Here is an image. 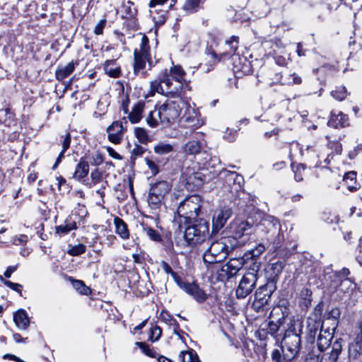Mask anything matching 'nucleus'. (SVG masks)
Segmentation results:
<instances>
[{
    "instance_id": "obj_1",
    "label": "nucleus",
    "mask_w": 362,
    "mask_h": 362,
    "mask_svg": "<svg viewBox=\"0 0 362 362\" xmlns=\"http://www.w3.org/2000/svg\"><path fill=\"white\" fill-rule=\"evenodd\" d=\"M185 76V71L177 64L161 70L157 78L150 82L149 96L158 93L177 99L167 100L157 107L156 114L161 124H173L179 117L181 112L180 103H184L183 98H187L186 90L190 89Z\"/></svg>"
},
{
    "instance_id": "obj_2",
    "label": "nucleus",
    "mask_w": 362,
    "mask_h": 362,
    "mask_svg": "<svg viewBox=\"0 0 362 362\" xmlns=\"http://www.w3.org/2000/svg\"><path fill=\"white\" fill-rule=\"evenodd\" d=\"M296 325L295 321L291 322L281 341L282 350L288 360L296 357L300 349L301 339L300 333L297 332Z\"/></svg>"
},
{
    "instance_id": "obj_3",
    "label": "nucleus",
    "mask_w": 362,
    "mask_h": 362,
    "mask_svg": "<svg viewBox=\"0 0 362 362\" xmlns=\"http://www.w3.org/2000/svg\"><path fill=\"white\" fill-rule=\"evenodd\" d=\"M209 234V223L199 219L186 228L184 237L188 245L193 247L205 242Z\"/></svg>"
},
{
    "instance_id": "obj_4",
    "label": "nucleus",
    "mask_w": 362,
    "mask_h": 362,
    "mask_svg": "<svg viewBox=\"0 0 362 362\" xmlns=\"http://www.w3.org/2000/svg\"><path fill=\"white\" fill-rule=\"evenodd\" d=\"M228 238H222L212 242L203 254L204 262L212 264L223 261L232 250V247L228 245Z\"/></svg>"
},
{
    "instance_id": "obj_5",
    "label": "nucleus",
    "mask_w": 362,
    "mask_h": 362,
    "mask_svg": "<svg viewBox=\"0 0 362 362\" xmlns=\"http://www.w3.org/2000/svg\"><path fill=\"white\" fill-rule=\"evenodd\" d=\"M202 204L203 200L200 196L197 194L189 196L179 204L177 213L185 219H195L200 213Z\"/></svg>"
},
{
    "instance_id": "obj_6",
    "label": "nucleus",
    "mask_w": 362,
    "mask_h": 362,
    "mask_svg": "<svg viewBox=\"0 0 362 362\" xmlns=\"http://www.w3.org/2000/svg\"><path fill=\"white\" fill-rule=\"evenodd\" d=\"M263 226L267 229V247L270 250L274 251L281 246L283 239L281 235V227L279 221L273 217L269 216L263 221Z\"/></svg>"
},
{
    "instance_id": "obj_7",
    "label": "nucleus",
    "mask_w": 362,
    "mask_h": 362,
    "mask_svg": "<svg viewBox=\"0 0 362 362\" xmlns=\"http://www.w3.org/2000/svg\"><path fill=\"white\" fill-rule=\"evenodd\" d=\"M149 49L148 39L146 35H143L139 49L134 51V71L135 74L139 75L141 74L142 76H144L145 73L143 70L146 66V62L151 63Z\"/></svg>"
},
{
    "instance_id": "obj_8",
    "label": "nucleus",
    "mask_w": 362,
    "mask_h": 362,
    "mask_svg": "<svg viewBox=\"0 0 362 362\" xmlns=\"http://www.w3.org/2000/svg\"><path fill=\"white\" fill-rule=\"evenodd\" d=\"M257 272L258 267L255 265L252 271H249L242 277L236 289L238 298H245L254 290L257 281Z\"/></svg>"
},
{
    "instance_id": "obj_9",
    "label": "nucleus",
    "mask_w": 362,
    "mask_h": 362,
    "mask_svg": "<svg viewBox=\"0 0 362 362\" xmlns=\"http://www.w3.org/2000/svg\"><path fill=\"white\" fill-rule=\"evenodd\" d=\"M305 151L306 156L315 165H321L322 160H324L325 163H329V153L325 146L314 142L312 144L308 145Z\"/></svg>"
},
{
    "instance_id": "obj_10",
    "label": "nucleus",
    "mask_w": 362,
    "mask_h": 362,
    "mask_svg": "<svg viewBox=\"0 0 362 362\" xmlns=\"http://www.w3.org/2000/svg\"><path fill=\"white\" fill-rule=\"evenodd\" d=\"M313 325L311 324V322H309L308 325V334L310 337H315L317 332L318 330V328L320 327L321 329L318 336L317 339V345L320 350H323L325 349L329 344V341L332 338V333H330L329 331L327 332L328 334V339L327 337H323L322 335V331L324 327V324L321 323L320 321H312ZM325 333H327V331H325Z\"/></svg>"
},
{
    "instance_id": "obj_11",
    "label": "nucleus",
    "mask_w": 362,
    "mask_h": 362,
    "mask_svg": "<svg viewBox=\"0 0 362 362\" xmlns=\"http://www.w3.org/2000/svg\"><path fill=\"white\" fill-rule=\"evenodd\" d=\"M177 286L198 303H202L208 298V295L205 291L195 283H189L181 280Z\"/></svg>"
},
{
    "instance_id": "obj_12",
    "label": "nucleus",
    "mask_w": 362,
    "mask_h": 362,
    "mask_svg": "<svg viewBox=\"0 0 362 362\" xmlns=\"http://www.w3.org/2000/svg\"><path fill=\"white\" fill-rule=\"evenodd\" d=\"M221 175L225 177V182L230 188V192L233 194L240 192L243 188L244 179L243 176L236 172L223 170Z\"/></svg>"
},
{
    "instance_id": "obj_13",
    "label": "nucleus",
    "mask_w": 362,
    "mask_h": 362,
    "mask_svg": "<svg viewBox=\"0 0 362 362\" xmlns=\"http://www.w3.org/2000/svg\"><path fill=\"white\" fill-rule=\"evenodd\" d=\"M186 105V110L183 119L188 127L197 129L204 124V120L201 117L199 110L189 104L184 102Z\"/></svg>"
},
{
    "instance_id": "obj_14",
    "label": "nucleus",
    "mask_w": 362,
    "mask_h": 362,
    "mask_svg": "<svg viewBox=\"0 0 362 362\" xmlns=\"http://www.w3.org/2000/svg\"><path fill=\"white\" fill-rule=\"evenodd\" d=\"M124 129L122 123L115 121L107 128V137L110 142L118 144L122 140Z\"/></svg>"
},
{
    "instance_id": "obj_15",
    "label": "nucleus",
    "mask_w": 362,
    "mask_h": 362,
    "mask_svg": "<svg viewBox=\"0 0 362 362\" xmlns=\"http://www.w3.org/2000/svg\"><path fill=\"white\" fill-rule=\"evenodd\" d=\"M231 214V209L226 207L216 211L213 216V228L216 230L221 229L226 224L228 219L230 217Z\"/></svg>"
},
{
    "instance_id": "obj_16",
    "label": "nucleus",
    "mask_w": 362,
    "mask_h": 362,
    "mask_svg": "<svg viewBox=\"0 0 362 362\" xmlns=\"http://www.w3.org/2000/svg\"><path fill=\"white\" fill-rule=\"evenodd\" d=\"M330 286L334 291L349 296L355 289L356 285L351 278H345L340 279L339 282L332 283Z\"/></svg>"
},
{
    "instance_id": "obj_17",
    "label": "nucleus",
    "mask_w": 362,
    "mask_h": 362,
    "mask_svg": "<svg viewBox=\"0 0 362 362\" xmlns=\"http://www.w3.org/2000/svg\"><path fill=\"white\" fill-rule=\"evenodd\" d=\"M243 264V259H231L223 267L222 271L226 273L228 278H231L236 275Z\"/></svg>"
},
{
    "instance_id": "obj_18",
    "label": "nucleus",
    "mask_w": 362,
    "mask_h": 362,
    "mask_svg": "<svg viewBox=\"0 0 362 362\" xmlns=\"http://www.w3.org/2000/svg\"><path fill=\"white\" fill-rule=\"evenodd\" d=\"M270 11V7L266 0H254L252 13L257 18L266 16Z\"/></svg>"
},
{
    "instance_id": "obj_19",
    "label": "nucleus",
    "mask_w": 362,
    "mask_h": 362,
    "mask_svg": "<svg viewBox=\"0 0 362 362\" xmlns=\"http://www.w3.org/2000/svg\"><path fill=\"white\" fill-rule=\"evenodd\" d=\"M171 185L167 181H159L153 184L150 191L164 199L165 197L170 192Z\"/></svg>"
},
{
    "instance_id": "obj_20",
    "label": "nucleus",
    "mask_w": 362,
    "mask_h": 362,
    "mask_svg": "<svg viewBox=\"0 0 362 362\" xmlns=\"http://www.w3.org/2000/svg\"><path fill=\"white\" fill-rule=\"evenodd\" d=\"M89 172V164L84 157L81 158L76 166L74 178L77 180H82Z\"/></svg>"
},
{
    "instance_id": "obj_21",
    "label": "nucleus",
    "mask_w": 362,
    "mask_h": 362,
    "mask_svg": "<svg viewBox=\"0 0 362 362\" xmlns=\"http://www.w3.org/2000/svg\"><path fill=\"white\" fill-rule=\"evenodd\" d=\"M145 103L144 101H139L134 105L132 111L128 114V118L132 124L139 122L144 112Z\"/></svg>"
},
{
    "instance_id": "obj_22",
    "label": "nucleus",
    "mask_w": 362,
    "mask_h": 362,
    "mask_svg": "<svg viewBox=\"0 0 362 362\" xmlns=\"http://www.w3.org/2000/svg\"><path fill=\"white\" fill-rule=\"evenodd\" d=\"M13 320L18 328L21 329H26L30 325L28 314L23 310H19L13 314Z\"/></svg>"
},
{
    "instance_id": "obj_23",
    "label": "nucleus",
    "mask_w": 362,
    "mask_h": 362,
    "mask_svg": "<svg viewBox=\"0 0 362 362\" xmlns=\"http://www.w3.org/2000/svg\"><path fill=\"white\" fill-rule=\"evenodd\" d=\"M76 64L77 63L71 61L66 66H59L55 71L56 78L58 81H63L67 78L74 71Z\"/></svg>"
},
{
    "instance_id": "obj_24",
    "label": "nucleus",
    "mask_w": 362,
    "mask_h": 362,
    "mask_svg": "<svg viewBox=\"0 0 362 362\" xmlns=\"http://www.w3.org/2000/svg\"><path fill=\"white\" fill-rule=\"evenodd\" d=\"M348 124V117L339 112L338 114L332 113L331 118L328 121V125L332 127H344Z\"/></svg>"
},
{
    "instance_id": "obj_25",
    "label": "nucleus",
    "mask_w": 362,
    "mask_h": 362,
    "mask_svg": "<svg viewBox=\"0 0 362 362\" xmlns=\"http://www.w3.org/2000/svg\"><path fill=\"white\" fill-rule=\"evenodd\" d=\"M116 233L122 239L126 240L129 238V231L127 223L120 218H114Z\"/></svg>"
},
{
    "instance_id": "obj_26",
    "label": "nucleus",
    "mask_w": 362,
    "mask_h": 362,
    "mask_svg": "<svg viewBox=\"0 0 362 362\" xmlns=\"http://www.w3.org/2000/svg\"><path fill=\"white\" fill-rule=\"evenodd\" d=\"M271 298V294L268 292L267 288L264 286L258 288L255 293V304L259 303V306L264 305L268 303Z\"/></svg>"
},
{
    "instance_id": "obj_27",
    "label": "nucleus",
    "mask_w": 362,
    "mask_h": 362,
    "mask_svg": "<svg viewBox=\"0 0 362 362\" xmlns=\"http://www.w3.org/2000/svg\"><path fill=\"white\" fill-rule=\"evenodd\" d=\"M253 230V223L248 220L235 223V233L238 237L250 234Z\"/></svg>"
},
{
    "instance_id": "obj_28",
    "label": "nucleus",
    "mask_w": 362,
    "mask_h": 362,
    "mask_svg": "<svg viewBox=\"0 0 362 362\" xmlns=\"http://www.w3.org/2000/svg\"><path fill=\"white\" fill-rule=\"evenodd\" d=\"M285 318L281 317L277 320L276 322L269 321L267 324V333L269 334L276 340H279V331L281 325L284 324Z\"/></svg>"
},
{
    "instance_id": "obj_29",
    "label": "nucleus",
    "mask_w": 362,
    "mask_h": 362,
    "mask_svg": "<svg viewBox=\"0 0 362 362\" xmlns=\"http://www.w3.org/2000/svg\"><path fill=\"white\" fill-rule=\"evenodd\" d=\"M104 70L105 74L114 78L119 77L121 74L120 66L116 63L115 60L106 61Z\"/></svg>"
},
{
    "instance_id": "obj_30",
    "label": "nucleus",
    "mask_w": 362,
    "mask_h": 362,
    "mask_svg": "<svg viewBox=\"0 0 362 362\" xmlns=\"http://www.w3.org/2000/svg\"><path fill=\"white\" fill-rule=\"evenodd\" d=\"M182 151L187 155H196L200 153L202 144L199 141H189L182 148Z\"/></svg>"
},
{
    "instance_id": "obj_31",
    "label": "nucleus",
    "mask_w": 362,
    "mask_h": 362,
    "mask_svg": "<svg viewBox=\"0 0 362 362\" xmlns=\"http://www.w3.org/2000/svg\"><path fill=\"white\" fill-rule=\"evenodd\" d=\"M76 223L71 218L66 219L64 223L56 227V233L59 235L68 234L71 230L76 229Z\"/></svg>"
},
{
    "instance_id": "obj_32",
    "label": "nucleus",
    "mask_w": 362,
    "mask_h": 362,
    "mask_svg": "<svg viewBox=\"0 0 362 362\" xmlns=\"http://www.w3.org/2000/svg\"><path fill=\"white\" fill-rule=\"evenodd\" d=\"M178 358L180 362H201L194 350L181 351Z\"/></svg>"
},
{
    "instance_id": "obj_33",
    "label": "nucleus",
    "mask_w": 362,
    "mask_h": 362,
    "mask_svg": "<svg viewBox=\"0 0 362 362\" xmlns=\"http://www.w3.org/2000/svg\"><path fill=\"white\" fill-rule=\"evenodd\" d=\"M150 16L156 25H161L166 20L168 11H160L157 13L156 10L149 11Z\"/></svg>"
},
{
    "instance_id": "obj_34",
    "label": "nucleus",
    "mask_w": 362,
    "mask_h": 362,
    "mask_svg": "<svg viewBox=\"0 0 362 362\" xmlns=\"http://www.w3.org/2000/svg\"><path fill=\"white\" fill-rule=\"evenodd\" d=\"M154 152L159 155H165L173 151V146L168 143L160 142L153 148Z\"/></svg>"
},
{
    "instance_id": "obj_35",
    "label": "nucleus",
    "mask_w": 362,
    "mask_h": 362,
    "mask_svg": "<svg viewBox=\"0 0 362 362\" xmlns=\"http://www.w3.org/2000/svg\"><path fill=\"white\" fill-rule=\"evenodd\" d=\"M200 4V0H186L182 6V9L192 13L198 11Z\"/></svg>"
},
{
    "instance_id": "obj_36",
    "label": "nucleus",
    "mask_w": 362,
    "mask_h": 362,
    "mask_svg": "<svg viewBox=\"0 0 362 362\" xmlns=\"http://www.w3.org/2000/svg\"><path fill=\"white\" fill-rule=\"evenodd\" d=\"M348 94L346 88L344 86H337L331 92V95L339 101L344 100Z\"/></svg>"
},
{
    "instance_id": "obj_37",
    "label": "nucleus",
    "mask_w": 362,
    "mask_h": 362,
    "mask_svg": "<svg viewBox=\"0 0 362 362\" xmlns=\"http://www.w3.org/2000/svg\"><path fill=\"white\" fill-rule=\"evenodd\" d=\"M142 228L151 240L155 242H160L162 240L160 234L153 228L144 224L142 225Z\"/></svg>"
},
{
    "instance_id": "obj_38",
    "label": "nucleus",
    "mask_w": 362,
    "mask_h": 362,
    "mask_svg": "<svg viewBox=\"0 0 362 362\" xmlns=\"http://www.w3.org/2000/svg\"><path fill=\"white\" fill-rule=\"evenodd\" d=\"M161 269L167 274H170L177 285L182 280L177 274L172 269L171 267L165 261H161L160 263Z\"/></svg>"
},
{
    "instance_id": "obj_39",
    "label": "nucleus",
    "mask_w": 362,
    "mask_h": 362,
    "mask_svg": "<svg viewBox=\"0 0 362 362\" xmlns=\"http://www.w3.org/2000/svg\"><path fill=\"white\" fill-rule=\"evenodd\" d=\"M163 201V198L153 193L151 191H149L148 202L151 208H158L161 205Z\"/></svg>"
},
{
    "instance_id": "obj_40",
    "label": "nucleus",
    "mask_w": 362,
    "mask_h": 362,
    "mask_svg": "<svg viewBox=\"0 0 362 362\" xmlns=\"http://www.w3.org/2000/svg\"><path fill=\"white\" fill-rule=\"evenodd\" d=\"M356 177V173L354 171L348 172L344 175V182L347 185V187L349 189V191H351V192L356 191L358 188L356 185H353L349 183V181L353 182L354 180H355Z\"/></svg>"
},
{
    "instance_id": "obj_41",
    "label": "nucleus",
    "mask_w": 362,
    "mask_h": 362,
    "mask_svg": "<svg viewBox=\"0 0 362 362\" xmlns=\"http://www.w3.org/2000/svg\"><path fill=\"white\" fill-rule=\"evenodd\" d=\"M175 2L176 0H151L148 4V6L155 8L156 6H160L171 8Z\"/></svg>"
},
{
    "instance_id": "obj_42",
    "label": "nucleus",
    "mask_w": 362,
    "mask_h": 362,
    "mask_svg": "<svg viewBox=\"0 0 362 362\" xmlns=\"http://www.w3.org/2000/svg\"><path fill=\"white\" fill-rule=\"evenodd\" d=\"M73 287L81 294L87 295L90 293V288L81 280L71 279Z\"/></svg>"
},
{
    "instance_id": "obj_43",
    "label": "nucleus",
    "mask_w": 362,
    "mask_h": 362,
    "mask_svg": "<svg viewBox=\"0 0 362 362\" xmlns=\"http://www.w3.org/2000/svg\"><path fill=\"white\" fill-rule=\"evenodd\" d=\"M300 298L303 300V303L305 306L310 305L312 301V291L308 288H303L300 293Z\"/></svg>"
},
{
    "instance_id": "obj_44",
    "label": "nucleus",
    "mask_w": 362,
    "mask_h": 362,
    "mask_svg": "<svg viewBox=\"0 0 362 362\" xmlns=\"http://www.w3.org/2000/svg\"><path fill=\"white\" fill-rule=\"evenodd\" d=\"M156 112L157 109L154 111H151L146 117V122L151 127H156L160 123Z\"/></svg>"
},
{
    "instance_id": "obj_45",
    "label": "nucleus",
    "mask_w": 362,
    "mask_h": 362,
    "mask_svg": "<svg viewBox=\"0 0 362 362\" xmlns=\"http://www.w3.org/2000/svg\"><path fill=\"white\" fill-rule=\"evenodd\" d=\"M302 83V78L298 74L293 73L286 77L284 82L281 83L283 85H299Z\"/></svg>"
},
{
    "instance_id": "obj_46",
    "label": "nucleus",
    "mask_w": 362,
    "mask_h": 362,
    "mask_svg": "<svg viewBox=\"0 0 362 362\" xmlns=\"http://www.w3.org/2000/svg\"><path fill=\"white\" fill-rule=\"evenodd\" d=\"M349 274H350L349 269L347 268H343L339 272H334L332 274V276H331L332 278H333V279L332 280V283L339 282L340 280H338V279H343L345 278H349L348 276Z\"/></svg>"
},
{
    "instance_id": "obj_47",
    "label": "nucleus",
    "mask_w": 362,
    "mask_h": 362,
    "mask_svg": "<svg viewBox=\"0 0 362 362\" xmlns=\"http://www.w3.org/2000/svg\"><path fill=\"white\" fill-rule=\"evenodd\" d=\"M239 43V37L235 35H233L230 37L229 40L226 41V44L229 47L230 52L229 54H234L235 51L238 49Z\"/></svg>"
},
{
    "instance_id": "obj_48",
    "label": "nucleus",
    "mask_w": 362,
    "mask_h": 362,
    "mask_svg": "<svg viewBox=\"0 0 362 362\" xmlns=\"http://www.w3.org/2000/svg\"><path fill=\"white\" fill-rule=\"evenodd\" d=\"M86 251V246L83 244H78L69 248L67 253L71 256H78Z\"/></svg>"
},
{
    "instance_id": "obj_49",
    "label": "nucleus",
    "mask_w": 362,
    "mask_h": 362,
    "mask_svg": "<svg viewBox=\"0 0 362 362\" xmlns=\"http://www.w3.org/2000/svg\"><path fill=\"white\" fill-rule=\"evenodd\" d=\"M135 135L141 143H147L149 140L147 132L143 128H136Z\"/></svg>"
},
{
    "instance_id": "obj_50",
    "label": "nucleus",
    "mask_w": 362,
    "mask_h": 362,
    "mask_svg": "<svg viewBox=\"0 0 362 362\" xmlns=\"http://www.w3.org/2000/svg\"><path fill=\"white\" fill-rule=\"evenodd\" d=\"M162 334V329L158 326H154L151 329L149 339L151 341L158 340Z\"/></svg>"
},
{
    "instance_id": "obj_51",
    "label": "nucleus",
    "mask_w": 362,
    "mask_h": 362,
    "mask_svg": "<svg viewBox=\"0 0 362 362\" xmlns=\"http://www.w3.org/2000/svg\"><path fill=\"white\" fill-rule=\"evenodd\" d=\"M0 280L7 287L10 288L11 289H12L13 291H16V292H18L19 293H21L22 288H23L22 285H21L19 284H17V283L11 282V281H8V280H5V279H4L2 278V276H0Z\"/></svg>"
},
{
    "instance_id": "obj_52",
    "label": "nucleus",
    "mask_w": 362,
    "mask_h": 362,
    "mask_svg": "<svg viewBox=\"0 0 362 362\" xmlns=\"http://www.w3.org/2000/svg\"><path fill=\"white\" fill-rule=\"evenodd\" d=\"M103 156L99 153H93L90 158V163L92 165L98 166L103 162Z\"/></svg>"
},
{
    "instance_id": "obj_53",
    "label": "nucleus",
    "mask_w": 362,
    "mask_h": 362,
    "mask_svg": "<svg viewBox=\"0 0 362 362\" xmlns=\"http://www.w3.org/2000/svg\"><path fill=\"white\" fill-rule=\"evenodd\" d=\"M161 316H162V318L163 320L165 321H169L170 322V325H173L174 326V332L175 334H178L177 332V329L179 328V325L178 323L177 322V321L173 319L170 315H168L167 313H161Z\"/></svg>"
},
{
    "instance_id": "obj_54",
    "label": "nucleus",
    "mask_w": 362,
    "mask_h": 362,
    "mask_svg": "<svg viewBox=\"0 0 362 362\" xmlns=\"http://www.w3.org/2000/svg\"><path fill=\"white\" fill-rule=\"evenodd\" d=\"M266 247H267V245L259 244L255 249L250 251L252 258L258 257L265 250Z\"/></svg>"
},
{
    "instance_id": "obj_55",
    "label": "nucleus",
    "mask_w": 362,
    "mask_h": 362,
    "mask_svg": "<svg viewBox=\"0 0 362 362\" xmlns=\"http://www.w3.org/2000/svg\"><path fill=\"white\" fill-rule=\"evenodd\" d=\"M326 147L327 148V149L330 148L333 150L337 154H340L342 151L341 144L338 141L329 142L327 146Z\"/></svg>"
},
{
    "instance_id": "obj_56",
    "label": "nucleus",
    "mask_w": 362,
    "mask_h": 362,
    "mask_svg": "<svg viewBox=\"0 0 362 362\" xmlns=\"http://www.w3.org/2000/svg\"><path fill=\"white\" fill-rule=\"evenodd\" d=\"M90 177L93 184L99 183L102 178V173L98 169H95L91 172Z\"/></svg>"
},
{
    "instance_id": "obj_57",
    "label": "nucleus",
    "mask_w": 362,
    "mask_h": 362,
    "mask_svg": "<svg viewBox=\"0 0 362 362\" xmlns=\"http://www.w3.org/2000/svg\"><path fill=\"white\" fill-rule=\"evenodd\" d=\"M146 163L151 170L152 174L156 175L158 173V168L153 160L149 158H146Z\"/></svg>"
},
{
    "instance_id": "obj_58",
    "label": "nucleus",
    "mask_w": 362,
    "mask_h": 362,
    "mask_svg": "<svg viewBox=\"0 0 362 362\" xmlns=\"http://www.w3.org/2000/svg\"><path fill=\"white\" fill-rule=\"evenodd\" d=\"M63 140H62V149H63V151H66V150L69 148L70 146V143H71V136H70V134L69 133H67L64 136H62Z\"/></svg>"
},
{
    "instance_id": "obj_59",
    "label": "nucleus",
    "mask_w": 362,
    "mask_h": 362,
    "mask_svg": "<svg viewBox=\"0 0 362 362\" xmlns=\"http://www.w3.org/2000/svg\"><path fill=\"white\" fill-rule=\"evenodd\" d=\"M129 103V98L127 95H124L121 100V107L124 114L129 112L128 105Z\"/></svg>"
},
{
    "instance_id": "obj_60",
    "label": "nucleus",
    "mask_w": 362,
    "mask_h": 362,
    "mask_svg": "<svg viewBox=\"0 0 362 362\" xmlns=\"http://www.w3.org/2000/svg\"><path fill=\"white\" fill-rule=\"evenodd\" d=\"M106 24V20H101L99 23L95 25L94 28V33L96 35H101L103 33V28Z\"/></svg>"
},
{
    "instance_id": "obj_61",
    "label": "nucleus",
    "mask_w": 362,
    "mask_h": 362,
    "mask_svg": "<svg viewBox=\"0 0 362 362\" xmlns=\"http://www.w3.org/2000/svg\"><path fill=\"white\" fill-rule=\"evenodd\" d=\"M224 137L227 141L232 142L235 141V139L237 137V132L233 130L226 132V134L224 135Z\"/></svg>"
},
{
    "instance_id": "obj_62",
    "label": "nucleus",
    "mask_w": 362,
    "mask_h": 362,
    "mask_svg": "<svg viewBox=\"0 0 362 362\" xmlns=\"http://www.w3.org/2000/svg\"><path fill=\"white\" fill-rule=\"evenodd\" d=\"M106 150L109 156H111L112 158L117 160L122 159V157L117 152H116L112 147L108 146L106 148Z\"/></svg>"
},
{
    "instance_id": "obj_63",
    "label": "nucleus",
    "mask_w": 362,
    "mask_h": 362,
    "mask_svg": "<svg viewBox=\"0 0 362 362\" xmlns=\"http://www.w3.org/2000/svg\"><path fill=\"white\" fill-rule=\"evenodd\" d=\"M341 349H342V346H341V343L339 342L338 341H336L335 342H334V344L332 345V352L337 354L339 356V355L340 354V353L341 351Z\"/></svg>"
},
{
    "instance_id": "obj_64",
    "label": "nucleus",
    "mask_w": 362,
    "mask_h": 362,
    "mask_svg": "<svg viewBox=\"0 0 362 362\" xmlns=\"http://www.w3.org/2000/svg\"><path fill=\"white\" fill-rule=\"evenodd\" d=\"M220 163V160L218 158L214 156L211 157L209 160L206 163L207 168H214L216 165Z\"/></svg>"
}]
</instances>
